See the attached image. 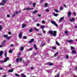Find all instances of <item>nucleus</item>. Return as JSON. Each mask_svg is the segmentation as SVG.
<instances>
[{
  "mask_svg": "<svg viewBox=\"0 0 77 77\" xmlns=\"http://www.w3.org/2000/svg\"><path fill=\"white\" fill-rule=\"evenodd\" d=\"M9 60V58L8 57H7L5 58L4 61L0 60V62H2V63H4V62H6V61H8V60Z\"/></svg>",
  "mask_w": 77,
  "mask_h": 77,
  "instance_id": "obj_1",
  "label": "nucleus"
},
{
  "mask_svg": "<svg viewBox=\"0 0 77 77\" xmlns=\"http://www.w3.org/2000/svg\"><path fill=\"white\" fill-rule=\"evenodd\" d=\"M51 22L52 24L54 25V26H55L56 27H58V25H57V24L55 22V21H54L51 20Z\"/></svg>",
  "mask_w": 77,
  "mask_h": 77,
  "instance_id": "obj_2",
  "label": "nucleus"
},
{
  "mask_svg": "<svg viewBox=\"0 0 77 77\" xmlns=\"http://www.w3.org/2000/svg\"><path fill=\"white\" fill-rule=\"evenodd\" d=\"M32 9H34V8H24L23 9V10L24 11L25 10H32Z\"/></svg>",
  "mask_w": 77,
  "mask_h": 77,
  "instance_id": "obj_3",
  "label": "nucleus"
},
{
  "mask_svg": "<svg viewBox=\"0 0 77 77\" xmlns=\"http://www.w3.org/2000/svg\"><path fill=\"white\" fill-rule=\"evenodd\" d=\"M57 33V32L56 31H54L53 34V36H56Z\"/></svg>",
  "mask_w": 77,
  "mask_h": 77,
  "instance_id": "obj_4",
  "label": "nucleus"
},
{
  "mask_svg": "<svg viewBox=\"0 0 77 77\" xmlns=\"http://www.w3.org/2000/svg\"><path fill=\"white\" fill-rule=\"evenodd\" d=\"M75 20V18H72V19H70V22H73Z\"/></svg>",
  "mask_w": 77,
  "mask_h": 77,
  "instance_id": "obj_5",
  "label": "nucleus"
},
{
  "mask_svg": "<svg viewBox=\"0 0 77 77\" xmlns=\"http://www.w3.org/2000/svg\"><path fill=\"white\" fill-rule=\"evenodd\" d=\"M71 12H68V17H71Z\"/></svg>",
  "mask_w": 77,
  "mask_h": 77,
  "instance_id": "obj_6",
  "label": "nucleus"
},
{
  "mask_svg": "<svg viewBox=\"0 0 77 77\" xmlns=\"http://www.w3.org/2000/svg\"><path fill=\"white\" fill-rule=\"evenodd\" d=\"M48 32L49 33H50L51 35H53V31L51 30L49 31Z\"/></svg>",
  "mask_w": 77,
  "mask_h": 77,
  "instance_id": "obj_7",
  "label": "nucleus"
},
{
  "mask_svg": "<svg viewBox=\"0 0 77 77\" xmlns=\"http://www.w3.org/2000/svg\"><path fill=\"white\" fill-rule=\"evenodd\" d=\"M34 41V39L32 38L31 39V40L29 41V43L30 44V43H32V42H33Z\"/></svg>",
  "mask_w": 77,
  "mask_h": 77,
  "instance_id": "obj_8",
  "label": "nucleus"
},
{
  "mask_svg": "<svg viewBox=\"0 0 77 77\" xmlns=\"http://www.w3.org/2000/svg\"><path fill=\"white\" fill-rule=\"evenodd\" d=\"M34 47L36 50H38V48H37V47L36 46V44H34Z\"/></svg>",
  "mask_w": 77,
  "mask_h": 77,
  "instance_id": "obj_9",
  "label": "nucleus"
},
{
  "mask_svg": "<svg viewBox=\"0 0 77 77\" xmlns=\"http://www.w3.org/2000/svg\"><path fill=\"white\" fill-rule=\"evenodd\" d=\"M47 64L49 66H51L53 65V63H48Z\"/></svg>",
  "mask_w": 77,
  "mask_h": 77,
  "instance_id": "obj_10",
  "label": "nucleus"
},
{
  "mask_svg": "<svg viewBox=\"0 0 77 77\" xmlns=\"http://www.w3.org/2000/svg\"><path fill=\"white\" fill-rule=\"evenodd\" d=\"M3 54V51H1L0 52V56H2Z\"/></svg>",
  "mask_w": 77,
  "mask_h": 77,
  "instance_id": "obj_11",
  "label": "nucleus"
},
{
  "mask_svg": "<svg viewBox=\"0 0 77 77\" xmlns=\"http://www.w3.org/2000/svg\"><path fill=\"white\" fill-rule=\"evenodd\" d=\"M64 19V17H61L60 20V22H61L62 20H63Z\"/></svg>",
  "mask_w": 77,
  "mask_h": 77,
  "instance_id": "obj_12",
  "label": "nucleus"
},
{
  "mask_svg": "<svg viewBox=\"0 0 77 77\" xmlns=\"http://www.w3.org/2000/svg\"><path fill=\"white\" fill-rule=\"evenodd\" d=\"M53 14L54 16L55 17H57V16H58V14H55V13H54V12H53Z\"/></svg>",
  "mask_w": 77,
  "mask_h": 77,
  "instance_id": "obj_13",
  "label": "nucleus"
},
{
  "mask_svg": "<svg viewBox=\"0 0 77 77\" xmlns=\"http://www.w3.org/2000/svg\"><path fill=\"white\" fill-rule=\"evenodd\" d=\"M26 24H22V27L23 29H24V27H26Z\"/></svg>",
  "mask_w": 77,
  "mask_h": 77,
  "instance_id": "obj_14",
  "label": "nucleus"
},
{
  "mask_svg": "<svg viewBox=\"0 0 77 77\" xmlns=\"http://www.w3.org/2000/svg\"><path fill=\"white\" fill-rule=\"evenodd\" d=\"M21 36H22V32L20 33L19 35V38H21Z\"/></svg>",
  "mask_w": 77,
  "mask_h": 77,
  "instance_id": "obj_15",
  "label": "nucleus"
},
{
  "mask_svg": "<svg viewBox=\"0 0 77 77\" xmlns=\"http://www.w3.org/2000/svg\"><path fill=\"white\" fill-rule=\"evenodd\" d=\"M5 53L4 54V55L5 56V57H6L7 56V52L6 51H5Z\"/></svg>",
  "mask_w": 77,
  "mask_h": 77,
  "instance_id": "obj_16",
  "label": "nucleus"
},
{
  "mask_svg": "<svg viewBox=\"0 0 77 77\" xmlns=\"http://www.w3.org/2000/svg\"><path fill=\"white\" fill-rule=\"evenodd\" d=\"M18 15L17 13L16 12L15 13H14L13 15V17H15V16H16V15Z\"/></svg>",
  "mask_w": 77,
  "mask_h": 77,
  "instance_id": "obj_17",
  "label": "nucleus"
},
{
  "mask_svg": "<svg viewBox=\"0 0 77 77\" xmlns=\"http://www.w3.org/2000/svg\"><path fill=\"white\" fill-rule=\"evenodd\" d=\"M21 76L22 77H26V76L23 73H22L21 74Z\"/></svg>",
  "mask_w": 77,
  "mask_h": 77,
  "instance_id": "obj_18",
  "label": "nucleus"
},
{
  "mask_svg": "<svg viewBox=\"0 0 77 77\" xmlns=\"http://www.w3.org/2000/svg\"><path fill=\"white\" fill-rule=\"evenodd\" d=\"M13 71H14V70H13V69H9L8 71V72H13Z\"/></svg>",
  "mask_w": 77,
  "mask_h": 77,
  "instance_id": "obj_19",
  "label": "nucleus"
},
{
  "mask_svg": "<svg viewBox=\"0 0 77 77\" xmlns=\"http://www.w3.org/2000/svg\"><path fill=\"white\" fill-rule=\"evenodd\" d=\"M11 38H12V36L8 37H7V40H9V39H11Z\"/></svg>",
  "mask_w": 77,
  "mask_h": 77,
  "instance_id": "obj_20",
  "label": "nucleus"
},
{
  "mask_svg": "<svg viewBox=\"0 0 77 77\" xmlns=\"http://www.w3.org/2000/svg\"><path fill=\"white\" fill-rule=\"evenodd\" d=\"M45 27V26H41L40 27L41 29H42V30H44V28Z\"/></svg>",
  "mask_w": 77,
  "mask_h": 77,
  "instance_id": "obj_21",
  "label": "nucleus"
},
{
  "mask_svg": "<svg viewBox=\"0 0 77 77\" xmlns=\"http://www.w3.org/2000/svg\"><path fill=\"white\" fill-rule=\"evenodd\" d=\"M8 52L10 53H12V49H11V48L10 49V50H9Z\"/></svg>",
  "mask_w": 77,
  "mask_h": 77,
  "instance_id": "obj_22",
  "label": "nucleus"
},
{
  "mask_svg": "<svg viewBox=\"0 0 77 77\" xmlns=\"http://www.w3.org/2000/svg\"><path fill=\"white\" fill-rule=\"evenodd\" d=\"M67 42H73V41L72 40H67Z\"/></svg>",
  "mask_w": 77,
  "mask_h": 77,
  "instance_id": "obj_23",
  "label": "nucleus"
},
{
  "mask_svg": "<svg viewBox=\"0 0 77 77\" xmlns=\"http://www.w3.org/2000/svg\"><path fill=\"white\" fill-rule=\"evenodd\" d=\"M3 36L4 38H7L8 36V35H4Z\"/></svg>",
  "mask_w": 77,
  "mask_h": 77,
  "instance_id": "obj_24",
  "label": "nucleus"
},
{
  "mask_svg": "<svg viewBox=\"0 0 77 77\" xmlns=\"http://www.w3.org/2000/svg\"><path fill=\"white\" fill-rule=\"evenodd\" d=\"M54 10L55 11V12H56L57 13L59 12V11L57 10V9H54Z\"/></svg>",
  "mask_w": 77,
  "mask_h": 77,
  "instance_id": "obj_25",
  "label": "nucleus"
},
{
  "mask_svg": "<svg viewBox=\"0 0 77 77\" xmlns=\"http://www.w3.org/2000/svg\"><path fill=\"white\" fill-rule=\"evenodd\" d=\"M32 31H33V29L32 28L30 29L29 30V33H31V32H32Z\"/></svg>",
  "mask_w": 77,
  "mask_h": 77,
  "instance_id": "obj_26",
  "label": "nucleus"
},
{
  "mask_svg": "<svg viewBox=\"0 0 77 77\" xmlns=\"http://www.w3.org/2000/svg\"><path fill=\"white\" fill-rule=\"evenodd\" d=\"M24 47L22 46L20 49L21 50V51H23L24 50Z\"/></svg>",
  "mask_w": 77,
  "mask_h": 77,
  "instance_id": "obj_27",
  "label": "nucleus"
},
{
  "mask_svg": "<svg viewBox=\"0 0 77 77\" xmlns=\"http://www.w3.org/2000/svg\"><path fill=\"white\" fill-rule=\"evenodd\" d=\"M16 12L17 13V14H18V13H20V12H21V10H20L19 11H17L16 10Z\"/></svg>",
  "mask_w": 77,
  "mask_h": 77,
  "instance_id": "obj_28",
  "label": "nucleus"
},
{
  "mask_svg": "<svg viewBox=\"0 0 77 77\" xmlns=\"http://www.w3.org/2000/svg\"><path fill=\"white\" fill-rule=\"evenodd\" d=\"M72 53H74L75 54H76V52H75V50H73L72 51Z\"/></svg>",
  "mask_w": 77,
  "mask_h": 77,
  "instance_id": "obj_29",
  "label": "nucleus"
},
{
  "mask_svg": "<svg viewBox=\"0 0 77 77\" xmlns=\"http://www.w3.org/2000/svg\"><path fill=\"white\" fill-rule=\"evenodd\" d=\"M32 5H33V7H34V8H35V6H36V3H32Z\"/></svg>",
  "mask_w": 77,
  "mask_h": 77,
  "instance_id": "obj_30",
  "label": "nucleus"
},
{
  "mask_svg": "<svg viewBox=\"0 0 77 77\" xmlns=\"http://www.w3.org/2000/svg\"><path fill=\"white\" fill-rule=\"evenodd\" d=\"M37 12H38V11L37 10H35V11L32 13L33 14H36V13H37Z\"/></svg>",
  "mask_w": 77,
  "mask_h": 77,
  "instance_id": "obj_31",
  "label": "nucleus"
},
{
  "mask_svg": "<svg viewBox=\"0 0 77 77\" xmlns=\"http://www.w3.org/2000/svg\"><path fill=\"white\" fill-rule=\"evenodd\" d=\"M2 3H6V1L5 0H2Z\"/></svg>",
  "mask_w": 77,
  "mask_h": 77,
  "instance_id": "obj_32",
  "label": "nucleus"
},
{
  "mask_svg": "<svg viewBox=\"0 0 77 77\" xmlns=\"http://www.w3.org/2000/svg\"><path fill=\"white\" fill-rule=\"evenodd\" d=\"M2 25H0V31H2Z\"/></svg>",
  "mask_w": 77,
  "mask_h": 77,
  "instance_id": "obj_33",
  "label": "nucleus"
},
{
  "mask_svg": "<svg viewBox=\"0 0 77 77\" xmlns=\"http://www.w3.org/2000/svg\"><path fill=\"white\" fill-rule=\"evenodd\" d=\"M16 62L17 63H18V61H19V59L18 58H17L16 59Z\"/></svg>",
  "mask_w": 77,
  "mask_h": 77,
  "instance_id": "obj_34",
  "label": "nucleus"
},
{
  "mask_svg": "<svg viewBox=\"0 0 77 77\" xmlns=\"http://www.w3.org/2000/svg\"><path fill=\"white\" fill-rule=\"evenodd\" d=\"M60 11H62V10H63V8L62 7H60Z\"/></svg>",
  "mask_w": 77,
  "mask_h": 77,
  "instance_id": "obj_35",
  "label": "nucleus"
},
{
  "mask_svg": "<svg viewBox=\"0 0 77 77\" xmlns=\"http://www.w3.org/2000/svg\"><path fill=\"white\" fill-rule=\"evenodd\" d=\"M58 53H59L58 52L55 53L54 55V57H56L57 56V54H58Z\"/></svg>",
  "mask_w": 77,
  "mask_h": 77,
  "instance_id": "obj_36",
  "label": "nucleus"
},
{
  "mask_svg": "<svg viewBox=\"0 0 77 77\" xmlns=\"http://www.w3.org/2000/svg\"><path fill=\"white\" fill-rule=\"evenodd\" d=\"M34 30H35V31H38L39 30V29H37V28H35Z\"/></svg>",
  "mask_w": 77,
  "mask_h": 77,
  "instance_id": "obj_37",
  "label": "nucleus"
},
{
  "mask_svg": "<svg viewBox=\"0 0 77 77\" xmlns=\"http://www.w3.org/2000/svg\"><path fill=\"white\" fill-rule=\"evenodd\" d=\"M56 44L57 45H60V44H59V43L57 42V41H56Z\"/></svg>",
  "mask_w": 77,
  "mask_h": 77,
  "instance_id": "obj_38",
  "label": "nucleus"
},
{
  "mask_svg": "<svg viewBox=\"0 0 77 77\" xmlns=\"http://www.w3.org/2000/svg\"><path fill=\"white\" fill-rule=\"evenodd\" d=\"M71 49L72 50H74V49H75V48L74 47L71 46Z\"/></svg>",
  "mask_w": 77,
  "mask_h": 77,
  "instance_id": "obj_39",
  "label": "nucleus"
},
{
  "mask_svg": "<svg viewBox=\"0 0 77 77\" xmlns=\"http://www.w3.org/2000/svg\"><path fill=\"white\" fill-rule=\"evenodd\" d=\"M37 35H38V36H42V34L41 33H38L37 34Z\"/></svg>",
  "mask_w": 77,
  "mask_h": 77,
  "instance_id": "obj_40",
  "label": "nucleus"
},
{
  "mask_svg": "<svg viewBox=\"0 0 77 77\" xmlns=\"http://www.w3.org/2000/svg\"><path fill=\"white\" fill-rule=\"evenodd\" d=\"M48 5V3H46L45 4V7H47V5Z\"/></svg>",
  "mask_w": 77,
  "mask_h": 77,
  "instance_id": "obj_41",
  "label": "nucleus"
},
{
  "mask_svg": "<svg viewBox=\"0 0 77 77\" xmlns=\"http://www.w3.org/2000/svg\"><path fill=\"white\" fill-rule=\"evenodd\" d=\"M59 75H60L59 74H58L57 75L55 76L54 77H59Z\"/></svg>",
  "mask_w": 77,
  "mask_h": 77,
  "instance_id": "obj_42",
  "label": "nucleus"
},
{
  "mask_svg": "<svg viewBox=\"0 0 77 77\" xmlns=\"http://www.w3.org/2000/svg\"><path fill=\"white\" fill-rule=\"evenodd\" d=\"M65 33L66 34V35H68V32H67V31H65Z\"/></svg>",
  "mask_w": 77,
  "mask_h": 77,
  "instance_id": "obj_43",
  "label": "nucleus"
},
{
  "mask_svg": "<svg viewBox=\"0 0 77 77\" xmlns=\"http://www.w3.org/2000/svg\"><path fill=\"white\" fill-rule=\"evenodd\" d=\"M37 26L38 27H39L40 26V24L39 23H38L37 24Z\"/></svg>",
  "mask_w": 77,
  "mask_h": 77,
  "instance_id": "obj_44",
  "label": "nucleus"
},
{
  "mask_svg": "<svg viewBox=\"0 0 77 77\" xmlns=\"http://www.w3.org/2000/svg\"><path fill=\"white\" fill-rule=\"evenodd\" d=\"M1 5L3 6L4 5H5V3L1 2Z\"/></svg>",
  "mask_w": 77,
  "mask_h": 77,
  "instance_id": "obj_45",
  "label": "nucleus"
},
{
  "mask_svg": "<svg viewBox=\"0 0 77 77\" xmlns=\"http://www.w3.org/2000/svg\"><path fill=\"white\" fill-rule=\"evenodd\" d=\"M52 49H54V50H56V47H52Z\"/></svg>",
  "mask_w": 77,
  "mask_h": 77,
  "instance_id": "obj_46",
  "label": "nucleus"
},
{
  "mask_svg": "<svg viewBox=\"0 0 77 77\" xmlns=\"http://www.w3.org/2000/svg\"><path fill=\"white\" fill-rule=\"evenodd\" d=\"M23 39H27V37L26 36H24L23 37Z\"/></svg>",
  "mask_w": 77,
  "mask_h": 77,
  "instance_id": "obj_47",
  "label": "nucleus"
},
{
  "mask_svg": "<svg viewBox=\"0 0 77 77\" xmlns=\"http://www.w3.org/2000/svg\"><path fill=\"white\" fill-rule=\"evenodd\" d=\"M8 34H9V35H11V34H12V33H11V32H8Z\"/></svg>",
  "mask_w": 77,
  "mask_h": 77,
  "instance_id": "obj_48",
  "label": "nucleus"
},
{
  "mask_svg": "<svg viewBox=\"0 0 77 77\" xmlns=\"http://www.w3.org/2000/svg\"><path fill=\"white\" fill-rule=\"evenodd\" d=\"M66 59H68V57H69V56L68 55H66Z\"/></svg>",
  "mask_w": 77,
  "mask_h": 77,
  "instance_id": "obj_49",
  "label": "nucleus"
},
{
  "mask_svg": "<svg viewBox=\"0 0 77 77\" xmlns=\"http://www.w3.org/2000/svg\"><path fill=\"white\" fill-rule=\"evenodd\" d=\"M15 75H16V76H18V77H20V75L18 74H15Z\"/></svg>",
  "mask_w": 77,
  "mask_h": 77,
  "instance_id": "obj_50",
  "label": "nucleus"
},
{
  "mask_svg": "<svg viewBox=\"0 0 77 77\" xmlns=\"http://www.w3.org/2000/svg\"><path fill=\"white\" fill-rule=\"evenodd\" d=\"M73 14L75 16H76V13L75 12H73Z\"/></svg>",
  "mask_w": 77,
  "mask_h": 77,
  "instance_id": "obj_51",
  "label": "nucleus"
},
{
  "mask_svg": "<svg viewBox=\"0 0 77 77\" xmlns=\"http://www.w3.org/2000/svg\"><path fill=\"white\" fill-rule=\"evenodd\" d=\"M33 50V48H30L29 49V51H32Z\"/></svg>",
  "mask_w": 77,
  "mask_h": 77,
  "instance_id": "obj_52",
  "label": "nucleus"
},
{
  "mask_svg": "<svg viewBox=\"0 0 77 77\" xmlns=\"http://www.w3.org/2000/svg\"><path fill=\"white\" fill-rule=\"evenodd\" d=\"M42 23L43 24H45V23L44 20H42Z\"/></svg>",
  "mask_w": 77,
  "mask_h": 77,
  "instance_id": "obj_53",
  "label": "nucleus"
},
{
  "mask_svg": "<svg viewBox=\"0 0 77 77\" xmlns=\"http://www.w3.org/2000/svg\"><path fill=\"white\" fill-rule=\"evenodd\" d=\"M49 9H46V12H49Z\"/></svg>",
  "mask_w": 77,
  "mask_h": 77,
  "instance_id": "obj_54",
  "label": "nucleus"
},
{
  "mask_svg": "<svg viewBox=\"0 0 77 77\" xmlns=\"http://www.w3.org/2000/svg\"><path fill=\"white\" fill-rule=\"evenodd\" d=\"M44 33H45V31L44 30V29H42V30Z\"/></svg>",
  "mask_w": 77,
  "mask_h": 77,
  "instance_id": "obj_55",
  "label": "nucleus"
},
{
  "mask_svg": "<svg viewBox=\"0 0 77 77\" xmlns=\"http://www.w3.org/2000/svg\"><path fill=\"white\" fill-rule=\"evenodd\" d=\"M43 2H44V0H42L41 1H40V3H43Z\"/></svg>",
  "mask_w": 77,
  "mask_h": 77,
  "instance_id": "obj_56",
  "label": "nucleus"
},
{
  "mask_svg": "<svg viewBox=\"0 0 77 77\" xmlns=\"http://www.w3.org/2000/svg\"><path fill=\"white\" fill-rule=\"evenodd\" d=\"M22 57H20V62H21V61H22Z\"/></svg>",
  "mask_w": 77,
  "mask_h": 77,
  "instance_id": "obj_57",
  "label": "nucleus"
},
{
  "mask_svg": "<svg viewBox=\"0 0 77 77\" xmlns=\"http://www.w3.org/2000/svg\"><path fill=\"white\" fill-rule=\"evenodd\" d=\"M7 17H8V18H9V17H10V15L9 14H8L7 15Z\"/></svg>",
  "mask_w": 77,
  "mask_h": 77,
  "instance_id": "obj_58",
  "label": "nucleus"
},
{
  "mask_svg": "<svg viewBox=\"0 0 77 77\" xmlns=\"http://www.w3.org/2000/svg\"><path fill=\"white\" fill-rule=\"evenodd\" d=\"M3 46V45H0V48H1V47H2Z\"/></svg>",
  "mask_w": 77,
  "mask_h": 77,
  "instance_id": "obj_59",
  "label": "nucleus"
},
{
  "mask_svg": "<svg viewBox=\"0 0 77 77\" xmlns=\"http://www.w3.org/2000/svg\"><path fill=\"white\" fill-rule=\"evenodd\" d=\"M41 16V14H38V17H40Z\"/></svg>",
  "mask_w": 77,
  "mask_h": 77,
  "instance_id": "obj_60",
  "label": "nucleus"
},
{
  "mask_svg": "<svg viewBox=\"0 0 77 77\" xmlns=\"http://www.w3.org/2000/svg\"><path fill=\"white\" fill-rule=\"evenodd\" d=\"M5 42H6V40H4L3 42V43H2V44H3L5 43Z\"/></svg>",
  "mask_w": 77,
  "mask_h": 77,
  "instance_id": "obj_61",
  "label": "nucleus"
},
{
  "mask_svg": "<svg viewBox=\"0 0 77 77\" xmlns=\"http://www.w3.org/2000/svg\"><path fill=\"white\" fill-rule=\"evenodd\" d=\"M11 47H13V46H14V44H12V45H10Z\"/></svg>",
  "mask_w": 77,
  "mask_h": 77,
  "instance_id": "obj_62",
  "label": "nucleus"
},
{
  "mask_svg": "<svg viewBox=\"0 0 77 77\" xmlns=\"http://www.w3.org/2000/svg\"><path fill=\"white\" fill-rule=\"evenodd\" d=\"M44 45H45V44H43L42 45V47H44Z\"/></svg>",
  "mask_w": 77,
  "mask_h": 77,
  "instance_id": "obj_63",
  "label": "nucleus"
},
{
  "mask_svg": "<svg viewBox=\"0 0 77 77\" xmlns=\"http://www.w3.org/2000/svg\"><path fill=\"white\" fill-rule=\"evenodd\" d=\"M74 27L75 28H77V26H74Z\"/></svg>",
  "mask_w": 77,
  "mask_h": 77,
  "instance_id": "obj_64",
  "label": "nucleus"
}]
</instances>
